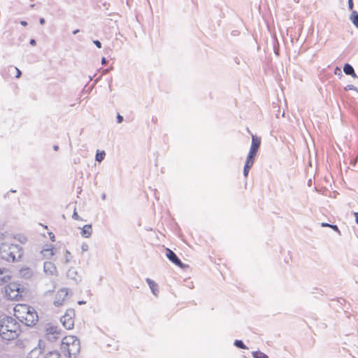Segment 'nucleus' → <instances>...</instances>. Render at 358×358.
Listing matches in <instances>:
<instances>
[{"label": "nucleus", "mask_w": 358, "mask_h": 358, "mask_svg": "<svg viewBox=\"0 0 358 358\" xmlns=\"http://www.w3.org/2000/svg\"><path fill=\"white\" fill-rule=\"evenodd\" d=\"M22 334L20 323L11 316L0 317V337L6 341H14Z\"/></svg>", "instance_id": "f257e3e1"}, {"label": "nucleus", "mask_w": 358, "mask_h": 358, "mask_svg": "<svg viewBox=\"0 0 358 358\" xmlns=\"http://www.w3.org/2000/svg\"><path fill=\"white\" fill-rule=\"evenodd\" d=\"M15 319L29 327L34 326L38 320V316L36 310L27 304L18 303L13 309Z\"/></svg>", "instance_id": "f03ea898"}, {"label": "nucleus", "mask_w": 358, "mask_h": 358, "mask_svg": "<svg viewBox=\"0 0 358 358\" xmlns=\"http://www.w3.org/2000/svg\"><path fill=\"white\" fill-rule=\"evenodd\" d=\"M23 256L22 248L17 243L5 242L0 245V257L7 262L19 261Z\"/></svg>", "instance_id": "7ed1b4c3"}, {"label": "nucleus", "mask_w": 358, "mask_h": 358, "mask_svg": "<svg viewBox=\"0 0 358 358\" xmlns=\"http://www.w3.org/2000/svg\"><path fill=\"white\" fill-rule=\"evenodd\" d=\"M80 340L75 336H64L60 344L62 352L69 358H76L80 352Z\"/></svg>", "instance_id": "20e7f679"}, {"label": "nucleus", "mask_w": 358, "mask_h": 358, "mask_svg": "<svg viewBox=\"0 0 358 358\" xmlns=\"http://www.w3.org/2000/svg\"><path fill=\"white\" fill-rule=\"evenodd\" d=\"M25 289L23 285L17 282H9L4 287V296L10 301H20L22 299Z\"/></svg>", "instance_id": "39448f33"}, {"label": "nucleus", "mask_w": 358, "mask_h": 358, "mask_svg": "<svg viewBox=\"0 0 358 358\" xmlns=\"http://www.w3.org/2000/svg\"><path fill=\"white\" fill-rule=\"evenodd\" d=\"M61 334V330L58 327L52 324H47L44 329V339L49 341H57Z\"/></svg>", "instance_id": "423d86ee"}, {"label": "nucleus", "mask_w": 358, "mask_h": 358, "mask_svg": "<svg viewBox=\"0 0 358 358\" xmlns=\"http://www.w3.org/2000/svg\"><path fill=\"white\" fill-rule=\"evenodd\" d=\"M69 292L66 289L62 288L55 291L52 294V301L55 306H61L67 301Z\"/></svg>", "instance_id": "0eeeda50"}, {"label": "nucleus", "mask_w": 358, "mask_h": 358, "mask_svg": "<svg viewBox=\"0 0 358 358\" xmlns=\"http://www.w3.org/2000/svg\"><path fill=\"white\" fill-rule=\"evenodd\" d=\"M61 322L66 329H72L74 327L75 313L73 310H68L62 317Z\"/></svg>", "instance_id": "6e6552de"}, {"label": "nucleus", "mask_w": 358, "mask_h": 358, "mask_svg": "<svg viewBox=\"0 0 358 358\" xmlns=\"http://www.w3.org/2000/svg\"><path fill=\"white\" fill-rule=\"evenodd\" d=\"M44 272L50 276L57 275V269L55 265L51 262H45L43 266Z\"/></svg>", "instance_id": "1a4fd4ad"}, {"label": "nucleus", "mask_w": 358, "mask_h": 358, "mask_svg": "<svg viewBox=\"0 0 358 358\" xmlns=\"http://www.w3.org/2000/svg\"><path fill=\"white\" fill-rule=\"evenodd\" d=\"M166 256L171 262H172L176 265L180 266V268L183 267V264L181 262V261L178 258L176 255L169 248L166 249Z\"/></svg>", "instance_id": "9d476101"}, {"label": "nucleus", "mask_w": 358, "mask_h": 358, "mask_svg": "<svg viewBox=\"0 0 358 358\" xmlns=\"http://www.w3.org/2000/svg\"><path fill=\"white\" fill-rule=\"evenodd\" d=\"M260 143H261L260 138L255 135H252V143H251L250 151L257 153L258 151V149L260 146Z\"/></svg>", "instance_id": "9b49d317"}, {"label": "nucleus", "mask_w": 358, "mask_h": 358, "mask_svg": "<svg viewBox=\"0 0 358 358\" xmlns=\"http://www.w3.org/2000/svg\"><path fill=\"white\" fill-rule=\"evenodd\" d=\"M92 234V224H85L81 229L80 234L84 238H90Z\"/></svg>", "instance_id": "f8f14e48"}, {"label": "nucleus", "mask_w": 358, "mask_h": 358, "mask_svg": "<svg viewBox=\"0 0 358 358\" xmlns=\"http://www.w3.org/2000/svg\"><path fill=\"white\" fill-rule=\"evenodd\" d=\"M7 270L4 268H0V285L8 282L10 280V276L7 274Z\"/></svg>", "instance_id": "ddd939ff"}, {"label": "nucleus", "mask_w": 358, "mask_h": 358, "mask_svg": "<svg viewBox=\"0 0 358 358\" xmlns=\"http://www.w3.org/2000/svg\"><path fill=\"white\" fill-rule=\"evenodd\" d=\"M343 71L346 75H350V76H352L353 78L357 77V75L355 72L353 67L349 64H345L344 65Z\"/></svg>", "instance_id": "4468645a"}, {"label": "nucleus", "mask_w": 358, "mask_h": 358, "mask_svg": "<svg viewBox=\"0 0 358 358\" xmlns=\"http://www.w3.org/2000/svg\"><path fill=\"white\" fill-rule=\"evenodd\" d=\"M256 155H257L256 152L249 151V153L247 156L245 164H248V165L252 166L254 162H255Z\"/></svg>", "instance_id": "2eb2a0df"}, {"label": "nucleus", "mask_w": 358, "mask_h": 358, "mask_svg": "<svg viewBox=\"0 0 358 358\" xmlns=\"http://www.w3.org/2000/svg\"><path fill=\"white\" fill-rule=\"evenodd\" d=\"M60 357H61V354L57 350L49 351L45 355V358H60Z\"/></svg>", "instance_id": "dca6fc26"}, {"label": "nucleus", "mask_w": 358, "mask_h": 358, "mask_svg": "<svg viewBox=\"0 0 358 358\" xmlns=\"http://www.w3.org/2000/svg\"><path fill=\"white\" fill-rule=\"evenodd\" d=\"M350 20L351 22L354 24V25L358 28V13L357 11L353 10L350 17Z\"/></svg>", "instance_id": "f3484780"}, {"label": "nucleus", "mask_w": 358, "mask_h": 358, "mask_svg": "<svg viewBox=\"0 0 358 358\" xmlns=\"http://www.w3.org/2000/svg\"><path fill=\"white\" fill-rule=\"evenodd\" d=\"M147 282L148 283L150 289H152L154 294H157V285L152 280L147 279Z\"/></svg>", "instance_id": "a211bd4d"}, {"label": "nucleus", "mask_w": 358, "mask_h": 358, "mask_svg": "<svg viewBox=\"0 0 358 358\" xmlns=\"http://www.w3.org/2000/svg\"><path fill=\"white\" fill-rule=\"evenodd\" d=\"M106 153L104 151H97L96 154V160L101 162L105 157Z\"/></svg>", "instance_id": "6ab92c4d"}, {"label": "nucleus", "mask_w": 358, "mask_h": 358, "mask_svg": "<svg viewBox=\"0 0 358 358\" xmlns=\"http://www.w3.org/2000/svg\"><path fill=\"white\" fill-rule=\"evenodd\" d=\"M234 345L241 349H248L246 345L244 344V343L241 340H235Z\"/></svg>", "instance_id": "aec40b11"}, {"label": "nucleus", "mask_w": 358, "mask_h": 358, "mask_svg": "<svg viewBox=\"0 0 358 358\" xmlns=\"http://www.w3.org/2000/svg\"><path fill=\"white\" fill-rule=\"evenodd\" d=\"M254 358H268V356L259 351H255L252 352Z\"/></svg>", "instance_id": "412c9836"}, {"label": "nucleus", "mask_w": 358, "mask_h": 358, "mask_svg": "<svg viewBox=\"0 0 358 358\" xmlns=\"http://www.w3.org/2000/svg\"><path fill=\"white\" fill-rule=\"evenodd\" d=\"M251 167H252V166L245 164L244 168H243V175L245 177L248 176Z\"/></svg>", "instance_id": "4be33fe9"}, {"label": "nucleus", "mask_w": 358, "mask_h": 358, "mask_svg": "<svg viewBox=\"0 0 358 358\" xmlns=\"http://www.w3.org/2000/svg\"><path fill=\"white\" fill-rule=\"evenodd\" d=\"M345 90H354L358 92V89L353 85H348L345 87Z\"/></svg>", "instance_id": "5701e85b"}, {"label": "nucleus", "mask_w": 358, "mask_h": 358, "mask_svg": "<svg viewBox=\"0 0 358 358\" xmlns=\"http://www.w3.org/2000/svg\"><path fill=\"white\" fill-rule=\"evenodd\" d=\"M42 252L44 253L45 255V253H48L50 255H54V252H53V249L52 248L43 250L42 251Z\"/></svg>", "instance_id": "b1692460"}, {"label": "nucleus", "mask_w": 358, "mask_h": 358, "mask_svg": "<svg viewBox=\"0 0 358 358\" xmlns=\"http://www.w3.org/2000/svg\"><path fill=\"white\" fill-rule=\"evenodd\" d=\"M73 218L76 220H83L82 218L78 215L76 210L73 212Z\"/></svg>", "instance_id": "393cba45"}, {"label": "nucleus", "mask_w": 358, "mask_h": 358, "mask_svg": "<svg viewBox=\"0 0 358 358\" xmlns=\"http://www.w3.org/2000/svg\"><path fill=\"white\" fill-rule=\"evenodd\" d=\"M94 43L96 45V47H97L98 48H101V42H100V41H94Z\"/></svg>", "instance_id": "a878e982"}, {"label": "nucleus", "mask_w": 358, "mask_h": 358, "mask_svg": "<svg viewBox=\"0 0 358 358\" xmlns=\"http://www.w3.org/2000/svg\"><path fill=\"white\" fill-rule=\"evenodd\" d=\"M348 6L350 10L353 8V1L352 0H348Z\"/></svg>", "instance_id": "bb28decb"}, {"label": "nucleus", "mask_w": 358, "mask_h": 358, "mask_svg": "<svg viewBox=\"0 0 358 358\" xmlns=\"http://www.w3.org/2000/svg\"><path fill=\"white\" fill-rule=\"evenodd\" d=\"M117 120L118 123H121L123 121V117L120 115H117Z\"/></svg>", "instance_id": "cd10ccee"}, {"label": "nucleus", "mask_w": 358, "mask_h": 358, "mask_svg": "<svg viewBox=\"0 0 358 358\" xmlns=\"http://www.w3.org/2000/svg\"><path fill=\"white\" fill-rule=\"evenodd\" d=\"M15 71H16L17 74H16V78H20V75H21V72L20 71L17 69V68H15Z\"/></svg>", "instance_id": "c85d7f7f"}, {"label": "nucleus", "mask_w": 358, "mask_h": 358, "mask_svg": "<svg viewBox=\"0 0 358 358\" xmlns=\"http://www.w3.org/2000/svg\"><path fill=\"white\" fill-rule=\"evenodd\" d=\"M329 227L332 228L334 230L336 231H338V228L336 225H334V224H330L329 225Z\"/></svg>", "instance_id": "c756f323"}, {"label": "nucleus", "mask_w": 358, "mask_h": 358, "mask_svg": "<svg viewBox=\"0 0 358 358\" xmlns=\"http://www.w3.org/2000/svg\"><path fill=\"white\" fill-rule=\"evenodd\" d=\"M337 73H338L339 75L342 74L341 71L338 67H336V69H335V73L336 74Z\"/></svg>", "instance_id": "7c9ffc66"}, {"label": "nucleus", "mask_w": 358, "mask_h": 358, "mask_svg": "<svg viewBox=\"0 0 358 358\" xmlns=\"http://www.w3.org/2000/svg\"><path fill=\"white\" fill-rule=\"evenodd\" d=\"M337 73H338L339 75L342 74L341 71L338 67H336V69H335V73L336 74Z\"/></svg>", "instance_id": "2f4dec72"}, {"label": "nucleus", "mask_w": 358, "mask_h": 358, "mask_svg": "<svg viewBox=\"0 0 358 358\" xmlns=\"http://www.w3.org/2000/svg\"><path fill=\"white\" fill-rule=\"evenodd\" d=\"M354 215H355V217L356 222L358 224V213H355Z\"/></svg>", "instance_id": "473e14b6"}, {"label": "nucleus", "mask_w": 358, "mask_h": 358, "mask_svg": "<svg viewBox=\"0 0 358 358\" xmlns=\"http://www.w3.org/2000/svg\"><path fill=\"white\" fill-rule=\"evenodd\" d=\"M21 24L23 25V26H27V22H25V21H22L21 22Z\"/></svg>", "instance_id": "72a5a7b5"}, {"label": "nucleus", "mask_w": 358, "mask_h": 358, "mask_svg": "<svg viewBox=\"0 0 358 358\" xmlns=\"http://www.w3.org/2000/svg\"><path fill=\"white\" fill-rule=\"evenodd\" d=\"M330 224H328V223H322V227H329Z\"/></svg>", "instance_id": "f704fd0d"}, {"label": "nucleus", "mask_w": 358, "mask_h": 358, "mask_svg": "<svg viewBox=\"0 0 358 358\" xmlns=\"http://www.w3.org/2000/svg\"><path fill=\"white\" fill-rule=\"evenodd\" d=\"M31 44L35 45L36 44V41L34 40H31Z\"/></svg>", "instance_id": "c9c22d12"}, {"label": "nucleus", "mask_w": 358, "mask_h": 358, "mask_svg": "<svg viewBox=\"0 0 358 358\" xmlns=\"http://www.w3.org/2000/svg\"><path fill=\"white\" fill-rule=\"evenodd\" d=\"M102 63H103V64L106 63V58H104V57H103V58L102 59Z\"/></svg>", "instance_id": "e433bc0d"}, {"label": "nucleus", "mask_w": 358, "mask_h": 358, "mask_svg": "<svg viewBox=\"0 0 358 358\" xmlns=\"http://www.w3.org/2000/svg\"><path fill=\"white\" fill-rule=\"evenodd\" d=\"M40 22H41V24H43V23H44V20H43V19H41Z\"/></svg>", "instance_id": "4c0bfd02"}, {"label": "nucleus", "mask_w": 358, "mask_h": 358, "mask_svg": "<svg viewBox=\"0 0 358 358\" xmlns=\"http://www.w3.org/2000/svg\"><path fill=\"white\" fill-rule=\"evenodd\" d=\"M58 148H58V146H57V145H55V146L54 147V149H55V150H58Z\"/></svg>", "instance_id": "58836bf2"}, {"label": "nucleus", "mask_w": 358, "mask_h": 358, "mask_svg": "<svg viewBox=\"0 0 358 358\" xmlns=\"http://www.w3.org/2000/svg\"><path fill=\"white\" fill-rule=\"evenodd\" d=\"M78 31V30L74 31H73V34H76Z\"/></svg>", "instance_id": "ea45409f"}, {"label": "nucleus", "mask_w": 358, "mask_h": 358, "mask_svg": "<svg viewBox=\"0 0 358 358\" xmlns=\"http://www.w3.org/2000/svg\"><path fill=\"white\" fill-rule=\"evenodd\" d=\"M244 358H247V357H244Z\"/></svg>", "instance_id": "a19ab883"}]
</instances>
